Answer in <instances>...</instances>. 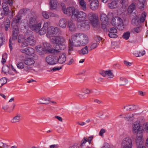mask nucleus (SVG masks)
Wrapping results in <instances>:
<instances>
[{"label": "nucleus", "mask_w": 148, "mask_h": 148, "mask_svg": "<svg viewBox=\"0 0 148 148\" xmlns=\"http://www.w3.org/2000/svg\"><path fill=\"white\" fill-rule=\"evenodd\" d=\"M71 40L70 39L69 41V49L73 51V46L75 47L84 46L88 42V36L82 33H77L74 34L71 36Z\"/></svg>", "instance_id": "obj_1"}, {"label": "nucleus", "mask_w": 148, "mask_h": 148, "mask_svg": "<svg viewBox=\"0 0 148 148\" xmlns=\"http://www.w3.org/2000/svg\"><path fill=\"white\" fill-rule=\"evenodd\" d=\"M134 134L137 133L136 144L138 148H145L144 146L141 125L137 122H135L133 126Z\"/></svg>", "instance_id": "obj_2"}, {"label": "nucleus", "mask_w": 148, "mask_h": 148, "mask_svg": "<svg viewBox=\"0 0 148 148\" xmlns=\"http://www.w3.org/2000/svg\"><path fill=\"white\" fill-rule=\"evenodd\" d=\"M31 14H32L31 15H28V24L31 29L35 32H37L39 28L41 26V23H38L34 12H32Z\"/></svg>", "instance_id": "obj_3"}, {"label": "nucleus", "mask_w": 148, "mask_h": 148, "mask_svg": "<svg viewBox=\"0 0 148 148\" xmlns=\"http://www.w3.org/2000/svg\"><path fill=\"white\" fill-rule=\"evenodd\" d=\"M44 48H42L40 47H36V49L38 52L40 54H42L44 53L45 51H47L52 53H54L58 52L57 50H55V49L51 48L50 44L47 42H45L43 44Z\"/></svg>", "instance_id": "obj_4"}, {"label": "nucleus", "mask_w": 148, "mask_h": 148, "mask_svg": "<svg viewBox=\"0 0 148 148\" xmlns=\"http://www.w3.org/2000/svg\"><path fill=\"white\" fill-rule=\"evenodd\" d=\"M112 25L116 27L120 30H123L124 28V26L122 19L118 16L113 18L111 21Z\"/></svg>", "instance_id": "obj_5"}, {"label": "nucleus", "mask_w": 148, "mask_h": 148, "mask_svg": "<svg viewBox=\"0 0 148 148\" xmlns=\"http://www.w3.org/2000/svg\"><path fill=\"white\" fill-rule=\"evenodd\" d=\"M73 18L77 19L78 22H83L86 19L87 17L86 14L82 11H79L76 9L73 14Z\"/></svg>", "instance_id": "obj_6"}, {"label": "nucleus", "mask_w": 148, "mask_h": 148, "mask_svg": "<svg viewBox=\"0 0 148 148\" xmlns=\"http://www.w3.org/2000/svg\"><path fill=\"white\" fill-rule=\"evenodd\" d=\"M24 37L26 42L30 45H34L35 44L36 40L32 35V32L27 31L25 34Z\"/></svg>", "instance_id": "obj_7"}, {"label": "nucleus", "mask_w": 148, "mask_h": 148, "mask_svg": "<svg viewBox=\"0 0 148 148\" xmlns=\"http://www.w3.org/2000/svg\"><path fill=\"white\" fill-rule=\"evenodd\" d=\"M132 142L131 138L129 137L125 138L122 141L121 148H132Z\"/></svg>", "instance_id": "obj_8"}, {"label": "nucleus", "mask_w": 148, "mask_h": 148, "mask_svg": "<svg viewBox=\"0 0 148 148\" xmlns=\"http://www.w3.org/2000/svg\"><path fill=\"white\" fill-rule=\"evenodd\" d=\"M49 37L51 42L53 44H56V45L60 43H64L65 41L64 38L62 36H51Z\"/></svg>", "instance_id": "obj_9"}, {"label": "nucleus", "mask_w": 148, "mask_h": 148, "mask_svg": "<svg viewBox=\"0 0 148 148\" xmlns=\"http://www.w3.org/2000/svg\"><path fill=\"white\" fill-rule=\"evenodd\" d=\"M47 35H49V37L51 35L54 36L58 35L60 33L59 29L57 27H54L53 26L48 27V30L47 31Z\"/></svg>", "instance_id": "obj_10"}, {"label": "nucleus", "mask_w": 148, "mask_h": 148, "mask_svg": "<svg viewBox=\"0 0 148 148\" xmlns=\"http://www.w3.org/2000/svg\"><path fill=\"white\" fill-rule=\"evenodd\" d=\"M76 9H75L74 8L69 7L67 8L63 7L62 11L64 13L66 14L68 16H71V17L73 18V14L74 12L76 11Z\"/></svg>", "instance_id": "obj_11"}, {"label": "nucleus", "mask_w": 148, "mask_h": 148, "mask_svg": "<svg viewBox=\"0 0 148 148\" xmlns=\"http://www.w3.org/2000/svg\"><path fill=\"white\" fill-rule=\"evenodd\" d=\"M46 60L48 64L54 65L58 62V58L57 57L52 56H49L46 58Z\"/></svg>", "instance_id": "obj_12"}, {"label": "nucleus", "mask_w": 148, "mask_h": 148, "mask_svg": "<svg viewBox=\"0 0 148 148\" xmlns=\"http://www.w3.org/2000/svg\"><path fill=\"white\" fill-rule=\"evenodd\" d=\"M12 40H16L17 38L18 34L19 33V27L18 26H12Z\"/></svg>", "instance_id": "obj_13"}, {"label": "nucleus", "mask_w": 148, "mask_h": 148, "mask_svg": "<svg viewBox=\"0 0 148 148\" xmlns=\"http://www.w3.org/2000/svg\"><path fill=\"white\" fill-rule=\"evenodd\" d=\"M22 16L19 13L13 19L12 26H18V24L21 23Z\"/></svg>", "instance_id": "obj_14"}, {"label": "nucleus", "mask_w": 148, "mask_h": 148, "mask_svg": "<svg viewBox=\"0 0 148 148\" xmlns=\"http://www.w3.org/2000/svg\"><path fill=\"white\" fill-rule=\"evenodd\" d=\"M100 74L103 77L107 76L108 78H112L114 77V74L111 70L101 71Z\"/></svg>", "instance_id": "obj_15"}, {"label": "nucleus", "mask_w": 148, "mask_h": 148, "mask_svg": "<svg viewBox=\"0 0 148 148\" xmlns=\"http://www.w3.org/2000/svg\"><path fill=\"white\" fill-rule=\"evenodd\" d=\"M99 5V2L98 0H92L90 3V8L92 10H96Z\"/></svg>", "instance_id": "obj_16"}, {"label": "nucleus", "mask_w": 148, "mask_h": 148, "mask_svg": "<svg viewBox=\"0 0 148 148\" xmlns=\"http://www.w3.org/2000/svg\"><path fill=\"white\" fill-rule=\"evenodd\" d=\"M63 43H60L58 45H56L55 47V50H57L58 52L54 53V54L59 53L60 51L59 50H64L66 48V46Z\"/></svg>", "instance_id": "obj_17"}, {"label": "nucleus", "mask_w": 148, "mask_h": 148, "mask_svg": "<svg viewBox=\"0 0 148 148\" xmlns=\"http://www.w3.org/2000/svg\"><path fill=\"white\" fill-rule=\"evenodd\" d=\"M146 2L145 0H138V1L137 4H136V7L141 10H144L145 4Z\"/></svg>", "instance_id": "obj_18"}, {"label": "nucleus", "mask_w": 148, "mask_h": 148, "mask_svg": "<svg viewBox=\"0 0 148 148\" xmlns=\"http://www.w3.org/2000/svg\"><path fill=\"white\" fill-rule=\"evenodd\" d=\"M68 26L69 30L71 31H73L76 29V26L75 23L72 20L68 21Z\"/></svg>", "instance_id": "obj_19"}, {"label": "nucleus", "mask_w": 148, "mask_h": 148, "mask_svg": "<svg viewBox=\"0 0 148 148\" xmlns=\"http://www.w3.org/2000/svg\"><path fill=\"white\" fill-rule=\"evenodd\" d=\"M120 5V3H118L113 0L111 3H108V6L111 9H114L119 7Z\"/></svg>", "instance_id": "obj_20"}, {"label": "nucleus", "mask_w": 148, "mask_h": 148, "mask_svg": "<svg viewBox=\"0 0 148 148\" xmlns=\"http://www.w3.org/2000/svg\"><path fill=\"white\" fill-rule=\"evenodd\" d=\"M100 18L101 21L102 23H106L108 21V18L106 14L103 13H101L100 15Z\"/></svg>", "instance_id": "obj_21"}, {"label": "nucleus", "mask_w": 148, "mask_h": 148, "mask_svg": "<svg viewBox=\"0 0 148 148\" xmlns=\"http://www.w3.org/2000/svg\"><path fill=\"white\" fill-rule=\"evenodd\" d=\"M37 31H38L39 34L42 35L46 33L47 30H48V26L47 25L46 23H44L43 27L40 29H39Z\"/></svg>", "instance_id": "obj_22"}, {"label": "nucleus", "mask_w": 148, "mask_h": 148, "mask_svg": "<svg viewBox=\"0 0 148 148\" xmlns=\"http://www.w3.org/2000/svg\"><path fill=\"white\" fill-rule=\"evenodd\" d=\"M88 23V21L85 20L83 22H78L77 25L78 26H80L81 27L88 28L89 27Z\"/></svg>", "instance_id": "obj_23"}, {"label": "nucleus", "mask_w": 148, "mask_h": 148, "mask_svg": "<svg viewBox=\"0 0 148 148\" xmlns=\"http://www.w3.org/2000/svg\"><path fill=\"white\" fill-rule=\"evenodd\" d=\"M132 24L134 25H137L141 23L139 17L137 15L135 16L132 20Z\"/></svg>", "instance_id": "obj_24"}, {"label": "nucleus", "mask_w": 148, "mask_h": 148, "mask_svg": "<svg viewBox=\"0 0 148 148\" xmlns=\"http://www.w3.org/2000/svg\"><path fill=\"white\" fill-rule=\"evenodd\" d=\"M66 55L64 53H63L60 55L58 60V62L61 64L64 63L66 60Z\"/></svg>", "instance_id": "obj_25"}, {"label": "nucleus", "mask_w": 148, "mask_h": 148, "mask_svg": "<svg viewBox=\"0 0 148 148\" xmlns=\"http://www.w3.org/2000/svg\"><path fill=\"white\" fill-rule=\"evenodd\" d=\"M3 2L2 4L7 5L8 6L9 5L11 7H14V5L15 4V1L13 0H3Z\"/></svg>", "instance_id": "obj_26"}, {"label": "nucleus", "mask_w": 148, "mask_h": 148, "mask_svg": "<svg viewBox=\"0 0 148 148\" xmlns=\"http://www.w3.org/2000/svg\"><path fill=\"white\" fill-rule=\"evenodd\" d=\"M67 19L65 18L61 19L59 22V26L63 28L66 27L67 24Z\"/></svg>", "instance_id": "obj_27"}, {"label": "nucleus", "mask_w": 148, "mask_h": 148, "mask_svg": "<svg viewBox=\"0 0 148 148\" xmlns=\"http://www.w3.org/2000/svg\"><path fill=\"white\" fill-rule=\"evenodd\" d=\"M78 1L81 9L84 11L86 10L87 7L86 2L84 0H78Z\"/></svg>", "instance_id": "obj_28"}, {"label": "nucleus", "mask_w": 148, "mask_h": 148, "mask_svg": "<svg viewBox=\"0 0 148 148\" xmlns=\"http://www.w3.org/2000/svg\"><path fill=\"white\" fill-rule=\"evenodd\" d=\"M25 64L27 65H32L35 63L33 58H27L24 60Z\"/></svg>", "instance_id": "obj_29"}, {"label": "nucleus", "mask_w": 148, "mask_h": 148, "mask_svg": "<svg viewBox=\"0 0 148 148\" xmlns=\"http://www.w3.org/2000/svg\"><path fill=\"white\" fill-rule=\"evenodd\" d=\"M50 4L51 9L54 10L57 7V1L56 0H50Z\"/></svg>", "instance_id": "obj_30"}, {"label": "nucleus", "mask_w": 148, "mask_h": 148, "mask_svg": "<svg viewBox=\"0 0 148 148\" xmlns=\"http://www.w3.org/2000/svg\"><path fill=\"white\" fill-rule=\"evenodd\" d=\"M2 4V6L3 9V10L2 11L3 12H4L5 14V16H6L8 15V14L10 13V11L9 10V8L8 6L7 5H5Z\"/></svg>", "instance_id": "obj_31"}, {"label": "nucleus", "mask_w": 148, "mask_h": 148, "mask_svg": "<svg viewBox=\"0 0 148 148\" xmlns=\"http://www.w3.org/2000/svg\"><path fill=\"white\" fill-rule=\"evenodd\" d=\"M32 12H33L29 10H27V9H22L20 10L19 12V13L21 14H28V16L29 15H32L31 13Z\"/></svg>", "instance_id": "obj_32"}, {"label": "nucleus", "mask_w": 148, "mask_h": 148, "mask_svg": "<svg viewBox=\"0 0 148 148\" xmlns=\"http://www.w3.org/2000/svg\"><path fill=\"white\" fill-rule=\"evenodd\" d=\"M136 8V3H132L129 6L127 11L129 13H131Z\"/></svg>", "instance_id": "obj_33"}, {"label": "nucleus", "mask_w": 148, "mask_h": 148, "mask_svg": "<svg viewBox=\"0 0 148 148\" xmlns=\"http://www.w3.org/2000/svg\"><path fill=\"white\" fill-rule=\"evenodd\" d=\"M87 17L88 19L90 22L98 17L95 14L92 12L89 13L88 14Z\"/></svg>", "instance_id": "obj_34"}, {"label": "nucleus", "mask_w": 148, "mask_h": 148, "mask_svg": "<svg viewBox=\"0 0 148 148\" xmlns=\"http://www.w3.org/2000/svg\"><path fill=\"white\" fill-rule=\"evenodd\" d=\"M35 52L34 49L30 47L27 48L26 54L29 55L34 53Z\"/></svg>", "instance_id": "obj_35"}, {"label": "nucleus", "mask_w": 148, "mask_h": 148, "mask_svg": "<svg viewBox=\"0 0 148 148\" xmlns=\"http://www.w3.org/2000/svg\"><path fill=\"white\" fill-rule=\"evenodd\" d=\"M119 2H120L121 4L122 5V7L123 8H125L128 5L127 0H121Z\"/></svg>", "instance_id": "obj_36"}, {"label": "nucleus", "mask_w": 148, "mask_h": 148, "mask_svg": "<svg viewBox=\"0 0 148 148\" xmlns=\"http://www.w3.org/2000/svg\"><path fill=\"white\" fill-rule=\"evenodd\" d=\"M98 17L91 21L92 24L94 27H97L99 26Z\"/></svg>", "instance_id": "obj_37"}, {"label": "nucleus", "mask_w": 148, "mask_h": 148, "mask_svg": "<svg viewBox=\"0 0 148 148\" xmlns=\"http://www.w3.org/2000/svg\"><path fill=\"white\" fill-rule=\"evenodd\" d=\"M20 116L17 115L12 119L11 121L13 123H16L19 122L20 120Z\"/></svg>", "instance_id": "obj_38"}, {"label": "nucleus", "mask_w": 148, "mask_h": 148, "mask_svg": "<svg viewBox=\"0 0 148 148\" xmlns=\"http://www.w3.org/2000/svg\"><path fill=\"white\" fill-rule=\"evenodd\" d=\"M146 15V13L144 12L141 14V16L139 17L141 23H143L144 21Z\"/></svg>", "instance_id": "obj_39"}, {"label": "nucleus", "mask_w": 148, "mask_h": 148, "mask_svg": "<svg viewBox=\"0 0 148 148\" xmlns=\"http://www.w3.org/2000/svg\"><path fill=\"white\" fill-rule=\"evenodd\" d=\"M26 41L25 39L24 38L23 36L22 35H19L18 36V42L19 43V45L24 42V41Z\"/></svg>", "instance_id": "obj_40"}, {"label": "nucleus", "mask_w": 148, "mask_h": 148, "mask_svg": "<svg viewBox=\"0 0 148 148\" xmlns=\"http://www.w3.org/2000/svg\"><path fill=\"white\" fill-rule=\"evenodd\" d=\"M81 52L84 55L88 53V49L87 46H86L81 50Z\"/></svg>", "instance_id": "obj_41"}, {"label": "nucleus", "mask_w": 148, "mask_h": 148, "mask_svg": "<svg viewBox=\"0 0 148 148\" xmlns=\"http://www.w3.org/2000/svg\"><path fill=\"white\" fill-rule=\"evenodd\" d=\"M130 36V33L129 32H127L125 33L123 35L122 37L126 40H127L129 38Z\"/></svg>", "instance_id": "obj_42"}, {"label": "nucleus", "mask_w": 148, "mask_h": 148, "mask_svg": "<svg viewBox=\"0 0 148 148\" xmlns=\"http://www.w3.org/2000/svg\"><path fill=\"white\" fill-rule=\"evenodd\" d=\"M143 130L146 132L148 133V123L143 124Z\"/></svg>", "instance_id": "obj_43"}, {"label": "nucleus", "mask_w": 148, "mask_h": 148, "mask_svg": "<svg viewBox=\"0 0 148 148\" xmlns=\"http://www.w3.org/2000/svg\"><path fill=\"white\" fill-rule=\"evenodd\" d=\"M141 29V26H139L137 27L134 28V29L133 32L134 33L135 32L136 33H138L140 32Z\"/></svg>", "instance_id": "obj_44"}, {"label": "nucleus", "mask_w": 148, "mask_h": 148, "mask_svg": "<svg viewBox=\"0 0 148 148\" xmlns=\"http://www.w3.org/2000/svg\"><path fill=\"white\" fill-rule=\"evenodd\" d=\"M7 82V79L5 77L2 78L0 79V84H1L0 87H1L4 84L6 83Z\"/></svg>", "instance_id": "obj_45"}, {"label": "nucleus", "mask_w": 148, "mask_h": 148, "mask_svg": "<svg viewBox=\"0 0 148 148\" xmlns=\"http://www.w3.org/2000/svg\"><path fill=\"white\" fill-rule=\"evenodd\" d=\"M17 67L19 69H23L24 68L25 65L22 62H18L16 64Z\"/></svg>", "instance_id": "obj_46"}, {"label": "nucleus", "mask_w": 148, "mask_h": 148, "mask_svg": "<svg viewBox=\"0 0 148 148\" xmlns=\"http://www.w3.org/2000/svg\"><path fill=\"white\" fill-rule=\"evenodd\" d=\"M99 45V43H94L92 44L90 48V50H92L93 49L96 48Z\"/></svg>", "instance_id": "obj_47"}, {"label": "nucleus", "mask_w": 148, "mask_h": 148, "mask_svg": "<svg viewBox=\"0 0 148 148\" xmlns=\"http://www.w3.org/2000/svg\"><path fill=\"white\" fill-rule=\"evenodd\" d=\"M110 33H116L117 32V29L114 27L111 28L108 30Z\"/></svg>", "instance_id": "obj_48"}, {"label": "nucleus", "mask_w": 148, "mask_h": 148, "mask_svg": "<svg viewBox=\"0 0 148 148\" xmlns=\"http://www.w3.org/2000/svg\"><path fill=\"white\" fill-rule=\"evenodd\" d=\"M10 21L8 19H6L4 23V26L10 27Z\"/></svg>", "instance_id": "obj_49"}, {"label": "nucleus", "mask_w": 148, "mask_h": 148, "mask_svg": "<svg viewBox=\"0 0 148 148\" xmlns=\"http://www.w3.org/2000/svg\"><path fill=\"white\" fill-rule=\"evenodd\" d=\"M108 24V22L106 23H102L101 24V28L104 30L105 31L107 30L106 27Z\"/></svg>", "instance_id": "obj_50"}, {"label": "nucleus", "mask_w": 148, "mask_h": 148, "mask_svg": "<svg viewBox=\"0 0 148 148\" xmlns=\"http://www.w3.org/2000/svg\"><path fill=\"white\" fill-rule=\"evenodd\" d=\"M87 141H88V139L84 137L81 141L80 145L81 147H82L83 146V144H85Z\"/></svg>", "instance_id": "obj_51"}, {"label": "nucleus", "mask_w": 148, "mask_h": 148, "mask_svg": "<svg viewBox=\"0 0 148 148\" xmlns=\"http://www.w3.org/2000/svg\"><path fill=\"white\" fill-rule=\"evenodd\" d=\"M116 33H110L108 34V36L112 38H117L118 36L117 35L115 34Z\"/></svg>", "instance_id": "obj_52"}, {"label": "nucleus", "mask_w": 148, "mask_h": 148, "mask_svg": "<svg viewBox=\"0 0 148 148\" xmlns=\"http://www.w3.org/2000/svg\"><path fill=\"white\" fill-rule=\"evenodd\" d=\"M124 109L127 111V110H133V109L132 108V107L130 105H127L124 107Z\"/></svg>", "instance_id": "obj_53"}, {"label": "nucleus", "mask_w": 148, "mask_h": 148, "mask_svg": "<svg viewBox=\"0 0 148 148\" xmlns=\"http://www.w3.org/2000/svg\"><path fill=\"white\" fill-rule=\"evenodd\" d=\"M20 45L21 47L23 48L27 47L28 46V44L25 41H24V42L21 43Z\"/></svg>", "instance_id": "obj_54"}, {"label": "nucleus", "mask_w": 148, "mask_h": 148, "mask_svg": "<svg viewBox=\"0 0 148 148\" xmlns=\"http://www.w3.org/2000/svg\"><path fill=\"white\" fill-rule=\"evenodd\" d=\"M134 114L131 113L128 114L127 116H125L124 117V118L127 119H130V118H132L133 117Z\"/></svg>", "instance_id": "obj_55"}, {"label": "nucleus", "mask_w": 148, "mask_h": 148, "mask_svg": "<svg viewBox=\"0 0 148 148\" xmlns=\"http://www.w3.org/2000/svg\"><path fill=\"white\" fill-rule=\"evenodd\" d=\"M145 51L144 50L143 51H142V52H139L136 55V56L137 57H141L143 56L144 55H145Z\"/></svg>", "instance_id": "obj_56"}, {"label": "nucleus", "mask_w": 148, "mask_h": 148, "mask_svg": "<svg viewBox=\"0 0 148 148\" xmlns=\"http://www.w3.org/2000/svg\"><path fill=\"white\" fill-rule=\"evenodd\" d=\"M43 17L46 19H47L49 17V14H48L46 12H43L42 13Z\"/></svg>", "instance_id": "obj_57"}, {"label": "nucleus", "mask_w": 148, "mask_h": 148, "mask_svg": "<svg viewBox=\"0 0 148 148\" xmlns=\"http://www.w3.org/2000/svg\"><path fill=\"white\" fill-rule=\"evenodd\" d=\"M44 99L45 101V102H42L40 103V104H47L49 103V102H50L49 100L48 99L46 98H44Z\"/></svg>", "instance_id": "obj_58"}, {"label": "nucleus", "mask_w": 148, "mask_h": 148, "mask_svg": "<svg viewBox=\"0 0 148 148\" xmlns=\"http://www.w3.org/2000/svg\"><path fill=\"white\" fill-rule=\"evenodd\" d=\"M5 16V13L2 11L1 10H0V19H2L4 16Z\"/></svg>", "instance_id": "obj_59"}, {"label": "nucleus", "mask_w": 148, "mask_h": 148, "mask_svg": "<svg viewBox=\"0 0 148 148\" xmlns=\"http://www.w3.org/2000/svg\"><path fill=\"white\" fill-rule=\"evenodd\" d=\"M94 39L96 41L98 42L101 40V38L100 37L96 36L94 37Z\"/></svg>", "instance_id": "obj_60"}, {"label": "nucleus", "mask_w": 148, "mask_h": 148, "mask_svg": "<svg viewBox=\"0 0 148 148\" xmlns=\"http://www.w3.org/2000/svg\"><path fill=\"white\" fill-rule=\"evenodd\" d=\"M105 132V130L104 129H101L99 133V135L101 136H103V134Z\"/></svg>", "instance_id": "obj_61"}, {"label": "nucleus", "mask_w": 148, "mask_h": 148, "mask_svg": "<svg viewBox=\"0 0 148 148\" xmlns=\"http://www.w3.org/2000/svg\"><path fill=\"white\" fill-rule=\"evenodd\" d=\"M7 56V54L6 53H4L3 55L2 56V63L4 64L6 62V60L3 58L6 57Z\"/></svg>", "instance_id": "obj_62"}, {"label": "nucleus", "mask_w": 148, "mask_h": 148, "mask_svg": "<svg viewBox=\"0 0 148 148\" xmlns=\"http://www.w3.org/2000/svg\"><path fill=\"white\" fill-rule=\"evenodd\" d=\"M91 91L88 88H86L84 90V93L86 94H89L91 92Z\"/></svg>", "instance_id": "obj_63"}, {"label": "nucleus", "mask_w": 148, "mask_h": 148, "mask_svg": "<svg viewBox=\"0 0 148 148\" xmlns=\"http://www.w3.org/2000/svg\"><path fill=\"white\" fill-rule=\"evenodd\" d=\"M69 148H80L79 147L77 144H74L69 147Z\"/></svg>", "instance_id": "obj_64"}]
</instances>
